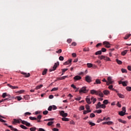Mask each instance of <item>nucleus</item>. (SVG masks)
<instances>
[{"label":"nucleus","mask_w":131,"mask_h":131,"mask_svg":"<svg viewBox=\"0 0 131 131\" xmlns=\"http://www.w3.org/2000/svg\"><path fill=\"white\" fill-rule=\"evenodd\" d=\"M16 99L18 100V101H21V100H22V97L20 96H17Z\"/></svg>","instance_id":"nucleus-55"},{"label":"nucleus","mask_w":131,"mask_h":131,"mask_svg":"<svg viewBox=\"0 0 131 131\" xmlns=\"http://www.w3.org/2000/svg\"><path fill=\"white\" fill-rule=\"evenodd\" d=\"M116 61L117 64H119V65H121V64H122V61H121V60H119L118 59H116Z\"/></svg>","instance_id":"nucleus-26"},{"label":"nucleus","mask_w":131,"mask_h":131,"mask_svg":"<svg viewBox=\"0 0 131 131\" xmlns=\"http://www.w3.org/2000/svg\"><path fill=\"white\" fill-rule=\"evenodd\" d=\"M3 98H6V97H8V94L6 93H4L2 95Z\"/></svg>","instance_id":"nucleus-47"},{"label":"nucleus","mask_w":131,"mask_h":131,"mask_svg":"<svg viewBox=\"0 0 131 131\" xmlns=\"http://www.w3.org/2000/svg\"><path fill=\"white\" fill-rule=\"evenodd\" d=\"M85 80L86 82L90 83V82H92V77L90 76H86L85 78Z\"/></svg>","instance_id":"nucleus-6"},{"label":"nucleus","mask_w":131,"mask_h":131,"mask_svg":"<svg viewBox=\"0 0 131 131\" xmlns=\"http://www.w3.org/2000/svg\"><path fill=\"white\" fill-rule=\"evenodd\" d=\"M85 108H86V110H87L88 111H90V105H89V104H86V105H85Z\"/></svg>","instance_id":"nucleus-42"},{"label":"nucleus","mask_w":131,"mask_h":131,"mask_svg":"<svg viewBox=\"0 0 131 131\" xmlns=\"http://www.w3.org/2000/svg\"><path fill=\"white\" fill-rule=\"evenodd\" d=\"M54 120V118H50L48 119H45L44 120V121H53Z\"/></svg>","instance_id":"nucleus-43"},{"label":"nucleus","mask_w":131,"mask_h":131,"mask_svg":"<svg viewBox=\"0 0 131 131\" xmlns=\"http://www.w3.org/2000/svg\"><path fill=\"white\" fill-rule=\"evenodd\" d=\"M10 99L9 98H6L5 99H2V100H0V103H2V102H4L5 101H9Z\"/></svg>","instance_id":"nucleus-45"},{"label":"nucleus","mask_w":131,"mask_h":131,"mask_svg":"<svg viewBox=\"0 0 131 131\" xmlns=\"http://www.w3.org/2000/svg\"><path fill=\"white\" fill-rule=\"evenodd\" d=\"M68 77V76H64L61 77V80H63V79H65V78H67Z\"/></svg>","instance_id":"nucleus-60"},{"label":"nucleus","mask_w":131,"mask_h":131,"mask_svg":"<svg viewBox=\"0 0 131 131\" xmlns=\"http://www.w3.org/2000/svg\"><path fill=\"white\" fill-rule=\"evenodd\" d=\"M58 88H54L51 90V92H55V91H58Z\"/></svg>","instance_id":"nucleus-49"},{"label":"nucleus","mask_w":131,"mask_h":131,"mask_svg":"<svg viewBox=\"0 0 131 131\" xmlns=\"http://www.w3.org/2000/svg\"><path fill=\"white\" fill-rule=\"evenodd\" d=\"M81 79V77L78 75H77L74 77V79L75 81H77V80H80Z\"/></svg>","instance_id":"nucleus-13"},{"label":"nucleus","mask_w":131,"mask_h":131,"mask_svg":"<svg viewBox=\"0 0 131 131\" xmlns=\"http://www.w3.org/2000/svg\"><path fill=\"white\" fill-rule=\"evenodd\" d=\"M95 116H96V115H95V114H94V113H91V114H90V117H91V118H93L95 117Z\"/></svg>","instance_id":"nucleus-50"},{"label":"nucleus","mask_w":131,"mask_h":131,"mask_svg":"<svg viewBox=\"0 0 131 131\" xmlns=\"http://www.w3.org/2000/svg\"><path fill=\"white\" fill-rule=\"evenodd\" d=\"M117 96H118V97H120L121 99H124V95L120 93H117Z\"/></svg>","instance_id":"nucleus-22"},{"label":"nucleus","mask_w":131,"mask_h":131,"mask_svg":"<svg viewBox=\"0 0 131 131\" xmlns=\"http://www.w3.org/2000/svg\"><path fill=\"white\" fill-rule=\"evenodd\" d=\"M53 124H54V122L51 121V122H49L47 123V125H48V126H51V125H52Z\"/></svg>","instance_id":"nucleus-37"},{"label":"nucleus","mask_w":131,"mask_h":131,"mask_svg":"<svg viewBox=\"0 0 131 131\" xmlns=\"http://www.w3.org/2000/svg\"><path fill=\"white\" fill-rule=\"evenodd\" d=\"M30 131H35V130H36V127H31V128H30Z\"/></svg>","instance_id":"nucleus-40"},{"label":"nucleus","mask_w":131,"mask_h":131,"mask_svg":"<svg viewBox=\"0 0 131 131\" xmlns=\"http://www.w3.org/2000/svg\"><path fill=\"white\" fill-rule=\"evenodd\" d=\"M131 34H126L125 36L124 37V39H127L128 38L130 37Z\"/></svg>","instance_id":"nucleus-27"},{"label":"nucleus","mask_w":131,"mask_h":131,"mask_svg":"<svg viewBox=\"0 0 131 131\" xmlns=\"http://www.w3.org/2000/svg\"><path fill=\"white\" fill-rule=\"evenodd\" d=\"M7 86H8L10 89H12V90H15L16 89H18V86H12V85L10 84H7Z\"/></svg>","instance_id":"nucleus-11"},{"label":"nucleus","mask_w":131,"mask_h":131,"mask_svg":"<svg viewBox=\"0 0 131 131\" xmlns=\"http://www.w3.org/2000/svg\"><path fill=\"white\" fill-rule=\"evenodd\" d=\"M60 114L61 116H62V117H67V116H68V114L65 113L64 111H61L60 112Z\"/></svg>","instance_id":"nucleus-7"},{"label":"nucleus","mask_w":131,"mask_h":131,"mask_svg":"<svg viewBox=\"0 0 131 131\" xmlns=\"http://www.w3.org/2000/svg\"><path fill=\"white\" fill-rule=\"evenodd\" d=\"M52 110L53 106L52 105L50 106L48 108V111H52Z\"/></svg>","instance_id":"nucleus-52"},{"label":"nucleus","mask_w":131,"mask_h":131,"mask_svg":"<svg viewBox=\"0 0 131 131\" xmlns=\"http://www.w3.org/2000/svg\"><path fill=\"white\" fill-rule=\"evenodd\" d=\"M118 121H119V122H121V123H124V124H125L126 123V121H124V120H123L121 119H118Z\"/></svg>","instance_id":"nucleus-25"},{"label":"nucleus","mask_w":131,"mask_h":131,"mask_svg":"<svg viewBox=\"0 0 131 131\" xmlns=\"http://www.w3.org/2000/svg\"><path fill=\"white\" fill-rule=\"evenodd\" d=\"M117 106H118V107H119V108H121V104L120 103H119V101H118V102H117Z\"/></svg>","instance_id":"nucleus-61"},{"label":"nucleus","mask_w":131,"mask_h":131,"mask_svg":"<svg viewBox=\"0 0 131 131\" xmlns=\"http://www.w3.org/2000/svg\"><path fill=\"white\" fill-rule=\"evenodd\" d=\"M106 51H107V50L105 48H102L101 49V53H102V52L103 53H105V52H106Z\"/></svg>","instance_id":"nucleus-51"},{"label":"nucleus","mask_w":131,"mask_h":131,"mask_svg":"<svg viewBox=\"0 0 131 131\" xmlns=\"http://www.w3.org/2000/svg\"><path fill=\"white\" fill-rule=\"evenodd\" d=\"M59 59L60 60V61H63V60H64V57L63 56H60L59 57Z\"/></svg>","instance_id":"nucleus-58"},{"label":"nucleus","mask_w":131,"mask_h":131,"mask_svg":"<svg viewBox=\"0 0 131 131\" xmlns=\"http://www.w3.org/2000/svg\"><path fill=\"white\" fill-rule=\"evenodd\" d=\"M86 102L88 103V104H92V102H91V99L89 98H85Z\"/></svg>","instance_id":"nucleus-23"},{"label":"nucleus","mask_w":131,"mask_h":131,"mask_svg":"<svg viewBox=\"0 0 131 131\" xmlns=\"http://www.w3.org/2000/svg\"><path fill=\"white\" fill-rule=\"evenodd\" d=\"M67 70H68V69H63L62 70V73H65V72H66V71H67Z\"/></svg>","instance_id":"nucleus-57"},{"label":"nucleus","mask_w":131,"mask_h":131,"mask_svg":"<svg viewBox=\"0 0 131 131\" xmlns=\"http://www.w3.org/2000/svg\"><path fill=\"white\" fill-rule=\"evenodd\" d=\"M125 114H126L125 112L123 111H121L119 113V115H120V116H124Z\"/></svg>","instance_id":"nucleus-20"},{"label":"nucleus","mask_w":131,"mask_h":131,"mask_svg":"<svg viewBox=\"0 0 131 131\" xmlns=\"http://www.w3.org/2000/svg\"><path fill=\"white\" fill-rule=\"evenodd\" d=\"M103 94H104V95H105V96H107V95H109V94H110V92H109V91H108V90H104Z\"/></svg>","instance_id":"nucleus-21"},{"label":"nucleus","mask_w":131,"mask_h":131,"mask_svg":"<svg viewBox=\"0 0 131 131\" xmlns=\"http://www.w3.org/2000/svg\"><path fill=\"white\" fill-rule=\"evenodd\" d=\"M42 86H43V85H42V84H40V85H38V86H36V90H39V89H41V88H42Z\"/></svg>","instance_id":"nucleus-33"},{"label":"nucleus","mask_w":131,"mask_h":131,"mask_svg":"<svg viewBox=\"0 0 131 131\" xmlns=\"http://www.w3.org/2000/svg\"><path fill=\"white\" fill-rule=\"evenodd\" d=\"M127 83H128V81H119V84H122L123 86H127Z\"/></svg>","instance_id":"nucleus-5"},{"label":"nucleus","mask_w":131,"mask_h":131,"mask_svg":"<svg viewBox=\"0 0 131 131\" xmlns=\"http://www.w3.org/2000/svg\"><path fill=\"white\" fill-rule=\"evenodd\" d=\"M103 45L105 46V48H107L108 49H109V48H111V46H110V43H109V42L108 41H104L103 42Z\"/></svg>","instance_id":"nucleus-8"},{"label":"nucleus","mask_w":131,"mask_h":131,"mask_svg":"<svg viewBox=\"0 0 131 131\" xmlns=\"http://www.w3.org/2000/svg\"><path fill=\"white\" fill-rule=\"evenodd\" d=\"M41 117H42V116L40 115H39L37 118L36 117H29V119H30V120H37V122H40V119H41Z\"/></svg>","instance_id":"nucleus-1"},{"label":"nucleus","mask_w":131,"mask_h":131,"mask_svg":"<svg viewBox=\"0 0 131 131\" xmlns=\"http://www.w3.org/2000/svg\"><path fill=\"white\" fill-rule=\"evenodd\" d=\"M49 113V112L48 111H45L43 112V115H47Z\"/></svg>","instance_id":"nucleus-56"},{"label":"nucleus","mask_w":131,"mask_h":131,"mask_svg":"<svg viewBox=\"0 0 131 131\" xmlns=\"http://www.w3.org/2000/svg\"><path fill=\"white\" fill-rule=\"evenodd\" d=\"M56 53H57V54H61V53H62V50L59 49L58 51H56Z\"/></svg>","instance_id":"nucleus-53"},{"label":"nucleus","mask_w":131,"mask_h":131,"mask_svg":"<svg viewBox=\"0 0 131 131\" xmlns=\"http://www.w3.org/2000/svg\"><path fill=\"white\" fill-rule=\"evenodd\" d=\"M105 58V56L104 55H101V56H98V59H100V60H104Z\"/></svg>","instance_id":"nucleus-32"},{"label":"nucleus","mask_w":131,"mask_h":131,"mask_svg":"<svg viewBox=\"0 0 131 131\" xmlns=\"http://www.w3.org/2000/svg\"><path fill=\"white\" fill-rule=\"evenodd\" d=\"M90 51V49L85 48L83 49V52H89Z\"/></svg>","instance_id":"nucleus-54"},{"label":"nucleus","mask_w":131,"mask_h":131,"mask_svg":"<svg viewBox=\"0 0 131 131\" xmlns=\"http://www.w3.org/2000/svg\"><path fill=\"white\" fill-rule=\"evenodd\" d=\"M104 61H111V60L110 59V58L105 56H104Z\"/></svg>","instance_id":"nucleus-31"},{"label":"nucleus","mask_w":131,"mask_h":131,"mask_svg":"<svg viewBox=\"0 0 131 131\" xmlns=\"http://www.w3.org/2000/svg\"><path fill=\"white\" fill-rule=\"evenodd\" d=\"M62 121H69V119L68 118H62Z\"/></svg>","instance_id":"nucleus-39"},{"label":"nucleus","mask_w":131,"mask_h":131,"mask_svg":"<svg viewBox=\"0 0 131 131\" xmlns=\"http://www.w3.org/2000/svg\"><path fill=\"white\" fill-rule=\"evenodd\" d=\"M107 80L108 82H110V83H113V82H114V81H112V77H108L107 78Z\"/></svg>","instance_id":"nucleus-19"},{"label":"nucleus","mask_w":131,"mask_h":131,"mask_svg":"<svg viewBox=\"0 0 131 131\" xmlns=\"http://www.w3.org/2000/svg\"><path fill=\"white\" fill-rule=\"evenodd\" d=\"M20 122H22V120L21 119H14V121H13V124H15V123H20Z\"/></svg>","instance_id":"nucleus-9"},{"label":"nucleus","mask_w":131,"mask_h":131,"mask_svg":"<svg viewBox=\"0 0 131 131\" xmlns=\"http://www.w3.org/2000/svg\"><path fill=\"white\" fill-rule=\"evenodd\" d=\"M88 123H89L90 125H91V126H95V125H96L95 123H93L92 122H88Z\"/></svg>","instance_id":"nucleus-34"},{"label":"nucleus","mask_w":131,"mask_h":131,"mask_svg":"<svg viewBox=\"0 0 131 131\" xmlns=\"http://www.w3.org/2000/svg\"><path fill=\"white\" fill-rule=\"evenodd\" d=\"M95 55L97 56V55H102V51L101 50L97 51L95 53Z\"/></svg>","instance_id":"nucleus-30"},{"label":"nucleus","mask_w":131,"mask_h":131,"mask_svg":"<svg viewBox=\"0 0 131 131\" xmlns=\"http://www.w3.org/2000/svg\"><path fill=\"white\" fill-rule=\"evenodd\" d=\"M47 72H48V70L47 69H44L42 72V75H46L47 74Z\"/></svg>","instance_id":"nucleus-29"},{"label":"nucleus","mask_w":131,"mask_h":131,"mask_svg":"<svg viewBox=\"0 0 131 131\" xmlns=\"http://www.w3.org/2000/svg\"><path fill=\"white\" fill-rule=\"evenodd\" d=\"M38 131H46L42 128H39Z\"/></svg>","instance_id":"nucleus-64"},{"label":"nucleus","mask_w":131,"mask_h":131,"mask_svg":"<svg viewBox=\"0 0 131 131\" xmlns=\"http://www.w3.org/2000/svg\"><path fill=\"white\" fill-rule=\"evenodd\" d=\"M101 80H100L99 79H97L95 80V82L94 83V84H101Z\"/></svg>","instance_id":"nucleus-17"},{"label":"nucleus","mask_w":131,"mask_h":131,"mask_svg":"<svg viewBox=\"0 0 131 131\" xmlns=\"http://www.w3.org/2000/svg\"><path fill=\"white\" fill-rule=\"evenodd\" d=\"M58 66H59V62L55 63L52 69L49 70L50 72H52V71H55V70L57 69V67H58Z\"/></svg>","instance_id":"nucleus-4"},{"label":"nucleus","mask_w":131,"mask_h":131,"mask_svg":"<svg viewBox=\"0 0 131 131\" xmlns=\"http://www.w3.org/2000/svg\"><path fill=\"white\" fill-rule=\"evenodd\" d=\"M127 53V50H124V51L121 52V55H122V56H125V55H126Z\"/></svg>","instance_id":"nucleus-28"},{"label":"nucleus","mask_w":131,"mask_h":131,"mask_svg":"<svg viewBox=\"0 0 131 131\" xmlns=\"http://www.w3.org/2000/svg\"><path fill=\"white\" fill-rule=\"evenodd\" d=\"M96 109H101V108H102V109H105L106 108V105H105L104 103L101 104L100 102H99L96 106Z\"/></svg>","instance_id":"nucleus-2"},{"label":"nucleus","mask_w":131,"mask_h":131,"mask_svg":"<svg viewBox=\"0 0 131 131\" xmlns=\"http://www.w3.org/2000/svg\"><path fill=\"white\" fill-rule=\"evenodd\" d=\"M90 112H92V111H84L83 114H84V115L88 114V113H89Z\"/></svg>","instance_id":"nucleus-44"},{"label":"nucleus","mask_w":131,"mask_h":131,"mask_svg":"<svg viewBox=\"0 0 131 131\" xmlns=\"http://www.w3.org/2000/svg\"><path fill=\"white\" fill-rule=\"evenodd\" d=\"M71 62H72V59H69L68 61H67L63 63V65H68V64L71 63Z\"/></svg>","instance_id":"nucleus-14"},{"label":"nucleus","mask_w":131,"mask_h":131,"mask_svg":"<svg viewBox=\"0 0 131 131\" xmlns=\"http://www.w3.org/2000/svg\"><path fill=\"white\" fill-rule=\"evenodd\" d=\"M53 110H56L57 109V106L56 105H52Z\"/></svg>","instance_id":"nucleus-62"},{"label":"nucleus","mask_w":131,"mask_h":131,"mask_svg":"<svg viewBox=\"0 0 131 131\" xmlns=\"http://www.w3.org/2000/svg\"><path fill=\"white\" fill-rule=\"evenodd\" d=\"M79 94H81V93L86 94L89 92V90H86V87H82L79 90Z\"/></svg>","instance_id":"nucleus-3"},{"label":"nucleus","mask_w":131,"mask_h":131,"mask_svg":"<svg viewBox=\"0 0 131 131\" xmlns=\"http://www.w3.org/2000/svg\"><path fill=\"white\" fill-rule=\"evenodd\" d=\"M121 71L122 73H127V71L126 69H122Z\"/></svg>","instance_id":"nucleus-41"},{"label":"nucleus","mask_w":131,"mask_h":131,"mask_svg":"<svg viewBox=\"0 0 131 131\" xmlns=\"http://www.w3.org/2000/svg\"><path fill=\"white\" fill-rule=\"evenodd\" d=\"M87 67H88V68H91V67H93V63H88Z\"/></svg>","instance_id":"nucleus-35"},{"label":"nucleus","mask_w":131,"mask_h":131,"mask_svg":"<svg viewBox=\"0 0 131 131\" xmlns=\"http://www.w3.org/2000/svg\"><path fill=\"white\" fill-rule=\"evenodd\" d=\"M107 125H112V124H113V122L112 121L107 122Z\"/></svg>","instance_id":"nucleus-48"},{"label":"nucleus","mask_w":131,"mask_h":131,"mask_svg":"<svg viewBox=\"0 0 131 131\" xmlns=\"http://www.w3.org/2000/svg\"><path fill=\"white\" fill-rule=\"evenodd\" d=\"M8 127H9L11 130H14V131H20L19 130H18L17 128H14L13 127V126L10 125V126H8Z\"/></svg>","instance_id":"nucleus-16"},{"label":"nucleus","mask_w":131,"mask_h":131,"mask_svg":"<svg viewBox=\"0 0 131 131\" xmlns=\"http://www.w3.org/2000/svg\"><path fill=\"white\" fill-rule=\"evenodd\" d=\"M27 115H31V113L29 112H26L25 113V116H26Z\"/></svg>","instance_id":"nucleus-59"},{"label":"nucleus","mask_w":131,"mask_h":131,"mask_svg":"<svg viewBox=\"0 0 131 131\" xmlns=\"http://www.w3.org/2000/svg\"><path fill=\"white\" fill-rule=\"evenodd\" d=\"M91 101H93V104H95L97 102V98H94V97H91Z\"/></svg>","instance_id":"nucleus-24"},{"label":"nucleus","mask_w":131,"mask_h":131,"mask_svg":"<svg viewBox=\"0 0 131 131\" xmlns=\"http://www.w3.org/2000/svg\"><path fill=\"white\" fill-rule=\"evenodd\" d=\"M20 127L23 128V129H27V127L25 126L24 125H20Z\"/></svg>","instance_id":"nucleus-36"},{"label":"nucleus","mask_w":131,"mask_h":131,"mask_svg":"<svg viewBox=\"0 0 131 131\" xmlns=\"http://www.w3.org/2000/svg\"><path fill=\"white\" fill-rule=\"evenodd\" d=\"M21 74H23V75H24L25 77H29L30 76V73H26L25 72H21Z\"/></svg>","instance_id":"nucleus-15"},{"label":"nucleus","mask_w":131,"mask_h":131,"mask_svg":"<svg viewBox=\"0 0 131 131\" xmlns=\"http://www.w3.org/2000/svg\"><path fill=\"white\" fill-rule=\"evenodd\" d=\"M98 95V96L99 97H100L101 98H103L104 97V94H103V93H102V92H101L100 90L98 91L97 92V95Z\"/></svg>","instance_id":"nucleus-12"},{"label":"nucleus","mask_w":131,"mask_h":131,"mask_svg":"<svg viewBox=\"0 0 131 131\" xmlns=\"http://www.w3.org/2000/svg\"><path fill=\"white\" fill-rule=\"evenodd\" d=\"M108 89L110 90H112V91H114L115 92H116V93H118V91H117L116 90L113 89V85H110L108 86Z\"/></svg>","instance_id":"nucleus-18"},{"label":"nucleus","mask_w":131,"mask_h":131,"mask_svg":"<svg viewBox=\"0 0 131 131\" xmlns=\"http://www.w3.org/2000/svg\"><path fill=\"white\" fill-rule=\"evenodd\" d=\"M90 93L91 95H98V91H96L95 90H92L90 91Z\"/></svg>","instance_id":"nucleus-10"},{"label":"nucleus","mask_w":131,"mask_h":131,"mask_svg":"<svg viewBox=\"0 0 131 131\" xmlns=\"http://www.w3.org/2000/svg\"><path fill=\"white\" fill-rule=\"evenodd\" d=\"M126 90L128 91V92H131V87L130 86H127L126 88Z\"/></svg>","instance_id":"nucleus-46"},{"label":"nucleus","mask_w":131,"mask_h":131,"mask_svg":"<svg viewBox=\"0 0 131 131\" xmlns=\"http://www.w3.org/2000/svg\"><path fill=\"white\" fill-rule=\"evenodd\" d=\"M52 130L53 131H59V129L57 128H54L52 129Z\"/></svg>","instance_id":"nucleus-63"},{"label":"nucleus","mask_w":131,"mask_h":131,"mask_svg":"<svg viewBox=\"0 0 131 131\" xmlns=\"http://www.w3.org/2000/svg\"><path fill=\"white\" fill-rule=\"evenodd\" d=\"M103 103L105 104V105H107V104H108L109 103V101H108V100L105 99L103 101Z\"/></svg>","instance_id":"nucleus-38"}]
</instances>
